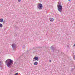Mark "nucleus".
I'll use <instances>...</instances> for the list:
<instances>
[{"mask_svg": "<svg viewBox=\"0 0 75 75\" xmlns=\"http://www.w3.org/2000/svg\"><path fill=\"white\" fill-rule=\"evenodd\" d=\"M5 62L6 63L7 67L8 68H10L11 66L13 64V60L10 59H8L7 60L5 61Z\"/></svg>", "mask_w": 75, "mask_h": 75, "instance_id": "f257e3e1", "label": "nucleus"}, {"mask_svg": "<svg viewBox=\"0 0 75 75\" xmlns=\"http://www.w3.org/2000/svg\"><path fill=\"white\" fill-rule=\"evenodd\" d=\"M57 10L60 13H61L62 10V6H61V4L59 2H58L57 5Z\"/></svg>", "mask_w": 75, "mask_h": 75, "instance_id": "f03ea898", "label": "nucleus"}, {"mask_svg": "<svg viewBox=\"0 0 75 75\" xmlns=\"http://www.w3.org/2000/svg\"><path fill=\"white\" fill-rule=\"evenodd\" d=\"M39 10H42V5L41 4H40L37 6Z\"/></svg>", "mask_w": 75, "mask_h": 75, "instance_id": "7ed1b4c3", "label": "nucleus"}, {"mask_svg": "<svg viewBox=\"0 0 75 75\" xmlns=\"http://www.w3.org/2000/svg\"><path fill=\"white\" fill-rule=\"evenodd\" d=\"M16 45L15 44H12V48L13 50H14V49L16 48Z\"/></svg>", "mask_w": 75, "mask_h": 75, "instance_id": "20e7f679", "label": "nucleus"}, {"mask_svg": "<svg viewBox=\"0 0 75 75\" xmlns=\"http://www.w3.org/2000/svg\"><path fill=\"white\" fill-rule=\"evenodd\" d=\"M51 49L52 50L53 52H54V50H55V48H54V46H52L51 47Z\"/></svg>", "mask_w": 75, "mask_h": 75, "instance_id": "39448f33", "label": "nucleus"}, {"mask_svg": "<svg viewBox=\"0 0 75 75\" xmlns=\"http://www.w3.org/2000/svg\"><path fill=\"white\" fill-rule=\"evenodd\" d=\"M33 59H35L36 61L38 60V57H35L33 58Z\"/></svg>", "mask_w": 75, "mask_h": 75, "instance_id": "423d86ee", "label": "nucleus"}, {"mask_svg": "<svg viewBox=\"0 0 75 75\" xmlns=\"http://www.w3.org/2000/svg\"><path fill=\"white\" fill-rule=\"evenodd\" d=\"M50 21H51V22H52L54 21V18H50Z\"/></svg>", "mask_w": 75, "mask_h": 75, "instance_id": "0eeeda50", "label": "nucleus"}, {"mask_svg": "<svg viewBox=\"0 0 75 75\" xmlns=\"http://www.w3.org/2000/svg\"><path fill=\"white\" fill-rule=\"evenodd\" d=\"M4 21V20L3 19L1 18L0 19V22H1V23H2V22H3Z\"/></svg>", "mask_w": 75, "mask_h": 75, "instance_id": "6e6552de", "label": "nucleus"}, {"mask_svg": "<svg viewBox=\"0 0 75 75\" xmlns=\"http://www.w3.org/2000/svg\"><path fill=\"white\" fill-rule=\"evenodd\" d=\"M38 64V62H35L34 63V65H37Z\"/></svg>", "mask_w": 75, "mask_h": 75, "instance_id": "1a4fd4ad", "label": "nucleus"}, {"mask_svg": "<svg viewBox=\"0 0 75 75\" xmlns=\"http://www.w3.org/2000/svg\"><path fill=\"white\" fill-rule=\"evenodd\" d=\"M0 27L1 28L2 27H3V24H2L1 23H0Z\"/></svg>", "mask_w": 75, "mask_h": 75, "instance_id": "9d476101", "label": "nucleus"}, {"mask_svg": "<svg viewBox=\"0 0 75 75\" xmlns=\"http://www.w3.org/2000/svg\"><path fill=\"white\" fill-rule=\"evenodd\" d=\"M1 62L0 60V67H1Z\"/></svg>", "mask_w": 75, "mask_h": 75, "instance_id": "9b49d317", "label": "nucleus"}, {"mask_svg": "<svg viewBox=\"0 0 75 75\" xmlns=\"http://www.w3.org/2000/svg\"><path fill=\"white\" fill-rule=\"evenodd\" d=\"M74 60H75V56H74Z\"/></svg>", "mask_w": 75, "mask_h": 75, "instance_id": "f8f14e48", "label": "nucleus"}, {"mask_svg": "<svg viewBox=\"0 0 75 75\" xmlns=\"http://www.w3.org/2000/svg\"><path fill=\"white\" fill-rule=\"evenodd\" d=\"M18 73H16L15 74V75H18Z\"/></svg>", "mask_w": 75, "mask_h": 75, "instance_id": "ddd939ff", "label": "nucleus"}, {"mask_svg": "<svg viewBox=\"0 0 75 75\" xmlns=\"http://www.w3.org/2000/svg\"><path fill=\"white\" fill-rule=\"evenodd\" d=\"M3 22H4V23H5L6 21H4Z\"/></svg>", "mask_w": 75, "mask_h": 75, "instance_id": "4468645a", "label": "nucleus"}, {"mask_svg": "<svg viewBox=\"0 0 75 75\" xmlns=\"http://www.w3.org/2000/svg\"><path fill=\"white\" fill-rule=\"evenodd\" d=\"M21 1V0H18V1L20 2Z\"/></svg>", "mask_w": 75, "mask_h": 75, "instance_id": "2eb2a0df", "label": "nucleus"}, {"mask_svg": "<svg viewBox=\"0 0 75 75\" xmlns=\"http://www.w3.org/2000/svg\"><path fill=\"white\" fill-rule=\"evenodd\" d=\"M49 61H50V62H51V60H50Z\"/></svg>", "mask_w": 75, "mask_h": 75, "instance_id": "dca6fc26", "label": "nucleus"}, {"mask_svg": "<svg viewBox=\"0 0 75 75\" xmlns=\"http://www.w3.org/2000/svg\"><path fill=\"white\" fill-rule=\"evenodd\" d=\"M74 47H75V44L74 45H73Z\"/></svg>", "mask_w": 75, "mask_h": 75, "instance_id": "f3484780", "label": "nucleus"}, {"mask_svg": "<svg viewBox=\"0 0 75 75\" xmlns=\"http://www.w3.org/2000/svg\"><path fill=\"white\" fill-rule=\"evenodd\" d=\"M71 61H72V59H71Z\"/></svg>", "mask_w": 75, "mask_h": 75, "instance_id": "a211bd4d", "label": "nucleus"}, {"mask_svg": "<svg viewBox=\"0 0 75 75\" xmlns=\"http://www.w3.org/2000/svg\"><path fill=\"white\" fill-rule=\"evenodd\" d=\"M69 1H71V0H68Z\"/></svg>", "mask_w": 75, "mask_h": 75, "instance_id": "6ab92c4d", "label": "nucleus"}, {"mask_svg": "<svg viewBox=\"0 0 75 75\" xmlns=\"http://www.w3.org/2000/svg\"><path fill=\"white\" fill-rule=\"evenodd\" d=\"M14 64H16V62H14Z\"/></svg>", "mask_w": 75, "mask_h": 75, "instance_id": "aec40b11", "label": "nucleus"}, {"mask_svg": "<svg viewBox=\"0 0 75 75\" xmlns=\"http://www.w3.org/2000/svg\"><path fill=\"white\" fill-rule=\"evenodd\" d=\"M74 25H75V23H74Z\"/></svg>", "mask_w": 75, "mask_h": 75, "instance_id": "412c9836", "label": "nucleus"}]
</instances>
